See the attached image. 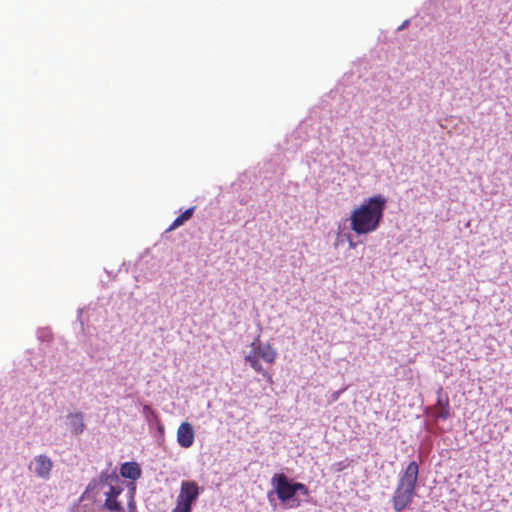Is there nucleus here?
I'll return each mask as SVG.
<instances>
[{"mask_svg": "<svg viewBox=\"0 0 512 512\" xmlns=\"http://www.w3.org/2000/svg\"><path fill=\"white\" fill-rule=\"evenodd\" d=\"M135 485L125 491L116 473L102 472L86 487L82 498L91 500L99 511L138 512L135 501Z\"/></svg>", "mask_w": 512, "mask_h": 512, "instance_id": "nucleus-1", "label": "nucleus"}, {"mask_svg": "<svg viewBox=\"0 0 512 512\" xmlns=\"http://www.w3.org/2000/svg\"><path fill=\"white\" fill-rule=\"evenodd\" d=\"M387 199L374 195L355 207L350 214V228L357 235L369 234L376 231L383 219Z\"/></svg>", "mask_w": 512, "mask_h": 512, "instance_id": "nucleus-2", "label": "nucleus"}, {"mask_svg": "<svg viewBox=\"0 0 512 512\" xmlns=\"http://www.w3.org/2000/svg\"><path fill=\"white\" fill-rule=\"evenodd\" d=\"M418 478L419 464L416 461H411L400 473L393 492L391 501L396 512L403 511L413 502L418 486Z\"/></svg>", "mask_w": 512, "mask_h": 512, "instance_id": "nucleus-3", "label": "nucleus"}, {"mask_svg": "<svg viewBox=\"0 0 512 512\" xmlns=\"http://www.w3.org/2000/svg\"><path fill=\"white\" fill-rule=\"evenodd\" d=\"M271 484L282 503H286L296 495V482L289 481L283 473H276L271 479Z\"/></svg>", "mask_w": 512, "mask_h": 512, "instance_id": "nucleus-4", "label": "nucleus"}, {"mask_svg": "<svg viewBox=\"0 0 512 512\" xmlns=\"http://www.w3.org/2000/svg\"><path fill=\"white\" fill-rule=\"evenodd\" d=\"M437 401L432 407L433 416L436 419L446 420L450 416L449 398L443 392V388L439 387L437 392Z\"/></svg>", "mask_w": 512, "mask_h": 512, "instance_id": "nucleus-5", "label": "nucleus"}, {"mask_svg": "<svg viewBox=\"0 0 512 512\" xmlns=\"http://www.w3.org/2000/svg\"><path fill=\"white\" fill-rule=\"evenodd\" d=\"M251 352L256 353L258 358H261L268 364L274 363L277 358V351L271 346V344L267 343L262 345L258 338L252 342Z\"/></svg>", "mask_w": 512, "mask_h": 512, "instance_id": "nucleus-6", "label": "nucleus"}, {"mask_svg": "<svg viewBox=\"0 0 512 512\" xmlns=\"http://www.w3.org/2000/svg\"><path fill=\"white\" fill-rule=\"evenodd\" d=\"M200 494V488L195 481H182L178 497L191 507Z\"/></svg>", "mask_w": 512, "mask_h": 512, "instance_id": "nucleus-7", "label": "nucleus"}, {"mask_svg": "<svg viewBox=\"0 0 512 512\" xmlns=\"http://www.w3.org/2000/svg\"><path fill=\"white\" fill-rule=\"evenodd\" d=\"M195 433L189 422H182L177 429V442L182 448H189L193 445Z\"/></svg>", "mask_w": 512, "mask_h": 512, "instance_id": "nucleus-8", "label": "nucleus"}, {"mask_svg": "<svg viewBox=\"0 0 512 512\" xmlns=\"http://www.w3.org/2000/svg\"><path fill=\"white\" fill-rule=\"evenodd\" d=\"M35 473L38 477L48 478L52 469V461L46 455H38L34 459Z\"/></svg>", "mask_w": 512, "mask_h": 512, "instance_id": "nucleus-9", "label": "nucleus"}, {"mask_svg": "<svg viewBox=\"0 0 512 512\" xmlns=\"http://www.w3.org/2000/svg\"><path fill=\"white\" fill-rule=\"evenodd\" d=\"M120 475L123 478L136 481L142 475V470L137 462H125L120 467Z\"/></svg>", "mask_w": 512, "mask_h": 512, "instance_id": "nucleus-10", "label": "nucleus"}, {"mask_svg": "<svg viewBox=\"0 0 512 512\" xmlns=\"http://www.w3.org/2000/svg\"><path fill=\"white\" fill-rule=\"evenodd\" d=\"M69 419V426L71 433L74 435H80L85 430L84 416L82 412L69 413L67 415Z\"/></svg>", "mask_w": 512, "mask_h": 512, "instance_id": "nucleus-11", "label": "nucleus"}, {"mask_svg": "<svg viewBox=\"0 0 512 512\" xmlns=\"http://www.w3.org/2000/svg\"><path fill=\"white\" fill-rule=\"evenodd\" d=\"M195 207H190L187 210H185L181 215H179L170 225V227L167 229L168 232L180 227L183 225L187 220H189L193 213H194Z\"/></svg>", "mask_w": 512, "mask_h": 512, "instance_id": "nucleus-12", "label": "nucleus"}, {"mask_svg": "<svg viewBox=\"0 0 512 512\" xmlns=\"http://www.w3.org/2000/svg\"><path fill=\"white\" fill-rule=\"evenodd\" d=\"M259 359L260 358H258V355H256V353H252L251 351L245 357V361L250 364V366L254 369L255 372L262 373L264 371V368L260 363Z\"/></svg>", "mask_w": 512, "mask_h": 512, "instance_id": "nucleus-13", "label": "nucleus"}, {"mask_svg": "<svg viewBox=\"0 0 512 512\" xmlns=\"http://www.w3.org/2000/svg\"><path fill=\"white\" fill-rule=\"evenodd\" d=\"M191 510L192 507L177 496L176 505L172 512H191Z\"/></svg>", "mask_w": 512, "mask_h": 512, "instance_id": "nucleus-14", "label": "nucleus"}, {"mask_svg": "<svg viewBox=\"0 0 512 512\" xmlns=\"http://www.w3.org/2000/svg\"><path fill=\"white\" fill-rule=\"evenodd\" d=\"M297 492H300L304 496H309V489H308V487L305 484L300 483V482H296V493Z\"/></svg>", "mask_w": 512, "mask_h": 512, "instance_id": "nucleus-15", "label": "nucleus"}, {"mask_svg": "<svg viewBox=\"0 0 512 512\" xmlns=\"http://www.w3.org/2000/svg\"><path fill=\"white\" fill-rule=\"evenodd\" d=\"M261 374H262L263 378H264L268 383H273V378H272V375H271L270 373H268L266 370H264Z\"/></svg>", "mask_w": 512, "mask_h": 512, "instance_id": "nucleus-16", "label": "nucleus"}, {"mask_svg": "<svg viewBox=\"0 0 512 512\" xmlns=\"http://www.w3.org/2000/svg\"><path fill=\"white\" fill-rule=\"evenodd\" d=\"M334 466L336 471H341L347 467V464L345 462H338Z\"/></svg>", "mask_w": 512, "mask_h": 512, "instance_id": "nucleus-17", "label": "nucleus"}, {"mask_svg": "<svg viewBox=\"0 0 512 512\" xmlns=\"http://www.w3.org/2000/svg\"><path fill=\"white\" fill-rule=\"evenodd\" d=\"M349 246H350V248H355L356 244L354 242L350 241Z\"/></svg>", "mask_w": 512, "mask_h": 512, "instance_id": "nucleus-18", "label": "nucleus"}]
</instances>
